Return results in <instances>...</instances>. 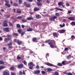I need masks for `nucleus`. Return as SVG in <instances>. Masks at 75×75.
Masks as SVG:
<instances>
[{
    "instance_id": "nucleus-1",
    "label": "nucleus",
    "mask_w": 75,
    "mask_h": 75,
    "mask_svg": "<svg viewBox=\"0 0 75 75\" xmlns=\"http://www.w3.org/2000/svg\"><path fill=\"white\" fill-rule=\"evenodd\" d=\"M45 43H48V44L50 46V47L52 48H55V46H54V45L56 44V42L54 40H46L45 41Z\"/></svg>"
},
{
    "instance_id": "nucleus-2",
    "label": "nucleus",
    "mask_w": 75,
    "mask_h": 75,
    "mask_svg": "<svg viewBox=\"0 0 75 75\" xmlns=\"http://www.w3.org/2000/svg\"><path fill=\"white\" fill-rule=\"evenodd\" d=\"M7 36L8 38H5L4 39L5 42H8L9 41H10V40H11V35H7Z\"/></svg>"
},
{
    "instance_id": "nucleus-3",
    "label": "nucleus",
    "mask_w": 75,
    "mask_h": 75,
    "mask_svg": "<svg viewBox=\"0 0 75 75\" xmlns=\"http://www.w3.org/2000/svg\"><path fill=\"white\" fill-rule=\"evenodd\" d=\"M49 18L50 21H55V19H57V16H54L50 18Z\"/></svg>"
},
{
    "instance_id": "nucleus-4",
    "label": "nucleus",
    "mask_w": 75,
    "mask_h": 75,
    "mask_svg": "<svg viewBox=\"0 0 75 75\" xmlns=\"http://www.w3.org/2000/svg\"><path fill=\"white\" fill-rule=\"evenodd\" d=\"M24 67V64H19L18 65V67L19 69H21Z\"/></svg>"
},
{
    "instance_id": "nucleus-5",
    "label": "nucleus",
    "mask_w": 75,
    "mask_h": 75,
    "mask_svg": "<svg viewBox=\"0 0 75 75\" xmlns=\"http://www.w3.org/2000/svg\"><path fill=\"white\" fill-rule=\"evenodd\" d=\"M7 22L8 21L7 20L3 22V26L4 27L7 26Z\"/></svg>"
},
{
    "instance_id": "nucleus-6",
    "label": "nucleus",
    "mask_w": 75,
    "mask_h": 75,
    "mask_svg": "<svg viewBox=\"0 0 75 75\" xmlns=\"http://www.w3.org/2000/svg\"><path fill=\"white\" fill-rule=\"evenodd\" d=\"M24 6L27 7H31L30 5V4H27L26 2H25L24 3Z\"/></svg>"
},
{
    "instance_id": "nucleus-7",
    "label": "nucleus",
    "mask_w": 75,
    "mask_h": 75,
    "mask_svg": "<svg viewBox=\"0 0 75 75\" xmlns=\"http://www.w3.org/2000/svg\"><path fill=\"white\" fill-rule=\"evenodd\" d=\"M33 10L34 11H40V9L38 7H35L34 8Z\"/></svg>"
},
{
    "instance_id": "nucleus-8",
    "label": "nucleus",
    "mask_w": 75,
    "mask_h": 75,
    "mask_svg": "<svg viewBox=\"0 0 75 75\" xmlns=\"http://www.w3.org/2000/svg\"><path fill=\"white\" fill-rule=\"evenodd\" d=\"M68 19L71 21H74L75 18L73 17H70L68 18Z\"/></svg>"
},
{
    "instance_id": "nucleus-9",
    "label": "nucleus",
    "mask_w": 75,
    "mask_h": 75,
    "mask_svg": "<svg viewBox=\"0 0 75 75\" xmlns=\"http://www.w3.org/2000/svg\"><path fill=\"white\" fill-rule=\"evenodd\" d=\"M53 35L54 37H56V38H58V34L54 32L53 33Z\"/></svg>"
},
{
    "instance_id": "nucleus-10",
    "label": "nucleus",
    "mask_w": 75,
    "mask_h": 75,
    "mask_svg": "<svg viewBox=\"0 0 75 75\" xmlns=\"http://www.w3.org/2000/svg\"><path fill=\"white\" fill-rule=\"evenodd\" d=\"M4 30H5L6 32H9L10 30H9V28H3Z\"/></svg>"
},
{
    "instance_id": "nucleus-11",
    "label": "nucleus",
    "mask_w": 75,
    "mask_h": 75,
    "mask_svg": "<svg viewBox=\"0 0 75 75\" xmlns=\"http://www.w3.org/2000/svg\"><path fill=\"white\" fill-rule=\"evenodd\" d=\"M46 65L50 67H55V66L53 65L51 63H47L46 64Z\"/></svg>"
},
{
    "instance_id": "nucleus-12",
    "label": "nucleus",
    "mask_w": 75,
    "mask_h": 75,
    "mask_svg": "<svg viewBox=\"0 0 75 75\" xmlns=\"http://www.w3.org/2000/svg\"><path fill=\"white\" fill-rule=\"evenodd\" d=\"M16 13H18V14H21V11L20 9L18 8L16 10Z\"/></svg>"
},
{
    "instance_id": "nucleus-13",
    "label": "nucleus",
    "mask_w": 75,
    "mask_h": 75,
    "mask_svg": "<svg viewBox=\"0 0 75 75\" xmlns=\"http://www.w3.org/2000/svg\"><path fill=\"white\" fill-rule=\"evenodd\" d=\"M28 66H30L31 65H32V67H34L35 65L33 64V63L32 62L29 63L28 64Z\"/></svg>"
},
{
    "instance_id": "nucleus-14",
    "label": "nucleus",
    "mask_w": 75,
    "mask_h": 75,
    "mask_svg": "<svg viewBox=\"0 0 75 75\" xmlns=\"http://www.w3.org/2000/svg\"><path fill=\"white\" fill-rule=\"evenodd\" d=\"M65 31V30L64 29H62L59 30V33L61 34L64 33Z\"/></svg>"
},
{
    "instance_id": "nucleus-15",
    "label": "nucleus",
    "mask_w": 75,
    "mask_h": 75,
    "mask_svg": "<svg viewBox=\"0 0 75 75\" xmlns=\"http://www.w3.org/2000/svg\"><path fill=\"white\" fill-rule=\"evenodd\" d=\"M12 35L13 36L15 37H18V35L16 33H13L12 34Z\"/></svg>"
},
{
    "instance_id": "nucleus-16",
    "label": "nucleus",
    "mask_w": 75,
    "mask_h": 75,
    "mask_svg": "<svg viewBox=\"0 0 75 75\" xmlns=\"http://www.w3.org/2000/svg\"><path fill=\"white\" fill-rule=\"evenodd\" d=\"M37 4L38 5V7H39V6H42V3L40 2H38L37 3Z\"/></svg>"
},
{
    "instance_id": "nucleus-17",
    "label": "nucleus",
    "mask_w": 75,
    "mask_h": 75,
    "mask_svg": "<svg viewBox=\"0 0 75 75\" xmlns=\"http://www.w3.org/2000/svg\"><path fill=\"white\" fill-rule=\"evenodd\" d=\"M40 73V71L39 70H37L35 71V74H39Z\"/></svg>"
},
{
    "instance_id": "nucleus-18",
    "label": "nucleus",
    "mask_w": 75,
    "mask_h": 75,
    "mask_svg": "<svg viewBox=\"0 0 75 75\" xmlns=\"http://www.w3.org/2000/svg\"><path fill=\"white\" fill-rule=\"evenodd\" d=\"M9 73L6 71H4L3 72V75H9Z\"/></svg>"
},
{
    "instance_id": "nucleus-19",
    "label": "nucleus",
    "mask_w": 75,
    "mask_h": 75,
    "mask_svg": "<svg viewBox=\"0 0 75 75\" xmlns=\"http://www.w3.org/2000/svg\"><path fill=\"white\" fill-rule=\"evenodd\" d=\"M41 17V16H40V15H36V18H37V19L40 18Z\"/></svg>"
},
{
    "instance_id": "nucleus-20",
    "label": "nucleus",
    "mask_w": 75,
    "mask_h": 75,
    "mask_svg": "<svg viewBox=\"0 0 75 75\" xmlns=\"http://www.w3.org/2000/svg\"><path fill=\"white\" fill-rule=\"evenodd\" d=\"M27 19L28 20H33L34 18H33L32 16H30L27 18Z\"/></svg>"
},
{
    "instance_id": "nucleus-21",
    "label": "nucleus",
    "mask_w": 75,
    "mask_h": 75,
    "mask_svg": "<svg viewBox=\"0 0 75 75\" xmlns=\"http://www.w3.org/2000/svg\"><path fill=\"white\" fill-rule=\"evenodd\" d=\"M70 24L72 26L74 25H75V21H72L70 23Z\"/></svg>"
},
{
    "instance_id": "nucleus-22",
    "label": "nucleus",
    "mask_w": 75,
    "mask_h": 75,
    "mask_svg": "<svg viewBox=\"0 0 75 75\" xmlns=\"http://www.w3.org/2000/svg\"><path fill=\"white\" fill-rule=\"evenodd\" d=\"M5 5L6 6H7L8 7V8H10V5L9 4L6 3L5 4Z\"/></svg>"
},
{
    "instance_id": "nucleus-23",
    "label": "nucleus",
    "mask_w": 75,
    "mask_h": 75,
    "mask_svg": "<svg viewBox=\"0 0 75 75\" xmlns=\"http://www.w3.org/2000/svg\"><path fill=\"white\" fill-rule=\"evenodd\" d=\"M4 62L2 60H0V65H4Z\"/></svg>"
},
{
    "instance_id": "nucleus-24",
    "label": "nucleus",
    "mask_w": 75,
    "mask_h": 75,
    "mask_svg": "<svg viewBox=\"0 0 75 75\" xmlns=\"http://www.w3.org/2000/svg\"><path fill=\"white\" fill-rule=\"evenodd\" d=\"M32 41L33 42H35L37 41V38H33L32 39Z\"/></svg>"
},
{
    "instance_id": "nucleus-25",
    "label": "nucleus",
    "mask_w": 75,
    "mask_h": 75,
    "mask_svg": "<svg viewBox=\"0 0 75 75\" xmlns=\"http://www.w3.org/2000/svg\"><path fill=\"white\" fill-rule=\"evenodd\" d=\"M16 27L17 28H21V26H20V25L19 24H17Z\"/></svg>"
},
{
    "instance_id": "nucleus-26",
    "label": "nucleus",
    "mask_w": 75,
    "mask_h": 75,
    "mask_svg": "<svg viewBox=\"0 0 75 75\" xmlns=\"http://www.w3.org/2000/svg\"><path fill=\"white\" fill-rule=\"evenodd\" d=\"M18 44V45H20V44H21V43H22V42L19 41V40H18V42H17Z\"/></svg>"
},
{
    "instance_id": "nucleus-27",
    "label": "nucleus",
    "mask_w": 75,
    "mask_h": 75,
    "mask_svg": "<svg viewBox=\"0 0 75 75\" xmlns=\"http://www.w3.org/2000/svg\"><path fill=\"white\" fill-rule=\"evenodd\" d=\"M4 68H5V67L2 65L0 66V70H1L2 69H4Z\"/></svg>"
},
{
    "instance_id": "nucleus-28",
    "label": "nucleus",
    "mask_w": 75,
    "mask_h": 75,
    "mask_svg": "<svg viewBox=\"0 0 75 75\" xmlns=\"http://www.w3.org/2000/svg\"><path fill=\"white\" fill-rule=\"evenodd\" d=\"M55 9H56L57 10H60V11H63V9H60L58 8L57 7L55 8Z\"/></svg>"
},
{
    "instance_id": "nucleus-29",
    "label": "nucleus",
    "mask_w": 75,
    "mask_h": 75,
    "mask_svg": "<svg viewBox=\"0 0 75 75\" xmlns=\"http://www.w3.org/2000/svg\"><path fill=\"white\" fill-rule=\"evenodd\" d=\"M8 23H9V26H13V23H12L10 22H8Z\"/></svg>"
},
{
    "instance_id": "nucleus-30",
    "label": "nucleus",
    "mask_w": 75,
    "mask_h": 75,
    "mask_svg": "<svg viewBox=\"0 0 75 75\" xmlns=\"http://www.w3.org/2000/svg\"><path fill=\"white\" fill-rule=\"evenodd\" d=\"M9 69L11 71H13L14 69V67H11L9 68Z\"/></svg>"
},
{
    "instance_id": "nucleus-31",
    "label": "nucleus",
    "mask_w": 75,
    "mask_h": 75,
    "mask_svg": "<svg viewBox=\"0 0 75 75\" xmlns=\"http://www.w3.org/2000/svg\"><path fill=\"white\" fill-rule=\"evenodd\" d=\"M33 31V29L31 28H29V29L27 30V31Z\"/></svg>"
},
{
    "instance_id": "nucleus-32",
    "label": "nucleus",
    "mask_w": 75,
    "mask_h": 75,
    "mask_svg": "<svg viewBox=\"0 0 75 75\" xmlns=\"http://www.w3.org/2000/svg\"><path fill=\"white\" fill-rule=\"evenodd\" d=\"M13 6H18V4L16 3H14L13 4Z\"/></svg>"
},
{
    "instance_id": "nucleus-33",
    "label": "nucleus",
    "mask_w": 75,
    "mask_h": 75,
    "mask_svg": "<svg viewBox=\"0 0 75 75\" xmlns=\"http://www.w3.org/2000/svg\"><path fill=\"white\" fill-rule=\"evenodd\" d=\"M53 75H59V73L57 72H55Z\"/></svg>"
},
{
    "instance_id": "nucleus-34",
    "label": "nucleus",
    "mask_w": 75,
    "mask_h": 75,
    "mask_svg": "<svg viewBox=\"0 0 75 75\" xmlns=\"http://www.w3.org/2000/svg\"><path fill=\"white\" fill-rule=\"evenodd\" d=\"M52 69H47V71L48 72H51V71H52Z\"/></svg>"
},
{
    "instance_id": "nucleus-35",
    "label": "nucleus",
    "mask_w": 75,
    "mask_h": 75,
    "mask_svg": "<svg viewBox=\"0 0 75 75\" xmlns=\"http://www.w3.org/2000/svg\"><path fill=\"white\" fill-rule=\"evenodd\" d=\"M36 69H40V66L38 65H37L35 67Z\"/></svg>"
},
{
    "instance_id": "nucleus-36",
    "label": "nucleus",
    "mask_w": 75,
    "mask_h": 75,
    "mask_svg": "<svg viewBox=\"0 0 75 75\" xmlns=\"http://www.w3.org/2000/svg\"><path fill=\"white\" fill-rule=\"evenodd\" d=\"M57 65L58 66H59V67H61V66H62V64L60 63H58L57 64Z\"/></svg>"
},
{
    "instance_id": "nucleus-37",
    "label": "nucleus",
    "mask_w": 75,
    "mask_h": 75,
    "mask_svg": "<svg viewBox=\"0 0 75 75\" xmlns=\"http://www.w3.org/2000/svg\"><path fill=\"white\" fill-rule=\"evenodd\" d=\"M62 2H60L58 3L59 6H62Z\"/></svg>"
},
{
    "instance_id": "nucleus-38",
    "label": "nucleus",
    "mask_w": 75,
    "mask_h": 75,
    "mask_svg": "<svg viewBox=\"0 0 75 75\" xmlns=\"http://www.w3.org/2000/svg\"><path fill=\"white\" fill-rule=\"evenodd\" d=\"M71 54H70L67 56V59H69V58H71Z\"/></svg>"
},
{
    "instance_id": "nucleus-39",
    "label": "nucleus",
    "mask_w": 75,
    "mask_h": 75,
    "mask_svg": "<svg viewBox=\"0 0 75 75\" xmlns=\"http://www.w3.org/2000/svg\"><path fill=\"white\" fill-rule=\"evenodd\" d=\"M59 26H60V27H61V28L64 27L65 26V24L63 23V25H61V24H60Z\"/></svg>"
},
{
    "instance_id": "nucleus-40",
    "label": "nucleus",
    "mask_w": 75,
    "mask_h": 75,
    "mask_svg": "<svg viewBox=\"0 0 75 75\" xmlns=\"http://www.w3.org/2000/svg\"><path fill=\"white\" fill-rule=\"evenodd\" d=\"M22 21L23 22V23H25L27 22V20H26L25 19H22Z\"/></svg>"
},
{
    "instance_id": "nucleus-41",
    "label": "nucleus",
    "mask_w": 75,
    "mask_h": 75,
    "mask_svg": "<svg viewBox=\"0 0 75 75\" xmlns=\"http://www.w3.org/2000/svg\"><path fill=\"white\" fill-rule=\"evenodd\" d=\"M19 40H17L16 39H14V41L15 42H17V43Z\"/></svg>"
},
{
    "instance_id": "nucleus-42",
    "label": "nucleus",
    "mask_w": 75,
    "mask_h": 75,
    "mask_svg": "<svg viewBox=\"0 0 75 75\" xmlns=\"http://www.w3.org/2000/svg\"><path fill=\"white\" fill-rule=\"evenodd\" d=\"M23 63L24 65H27V62L25 61H23Z\"/></svg>"
},
{
    "instance_id": "nucleus-43",
    "label": "nucleus",
    "mask_w": 75,
    "mask_h": 75,
    "mask_svg": "<svg viewBox=\"0 0 75 75\" xmlns=\"http://www.w3.org/2000/svg\"><path fill=\"white\" fill-rule=\"evenodd\" d=\"M21 58V57L18 56L17 57V59H18V60H20V59Z\"/></svg>"
},
{
    "instance_id": "nucleus-44",
    "label": "nucleus",
    "mask_w": 75,
    "mask_h": 75,
    "mask_svg": "<svg viewBox=\"0 0 75 75\" xmlns=\"http://www.w3.org/2000/svg\"><path fill=\"white\" fill-rule=\"evenodd\" d=\"M28 67L29 68V69H33V67L32 66H28Z\"/></svg>"
},
{
    "instance_id": "nucleus-45",
    "label": "nucleus",
    "mask_w": 75,
    "mask_h": 75,
    "mask_svg": "<svg viewBox=\"0 0 75 75\" xmlns=\"http://www.w3.org/2000/svg\"><path fill=\"white\" fill-rule=\"evenodd\" d=\"M71 39H75V37L74 36V35H72L71 36Z\"/></svg>"
},
{
    "instance_id": "nucleus-46",
    "label": "nucleus",
    "mask_w": 75,
    "mask_h": 75,
    "mask_svg": "<svg viewBox=\"0 0 75 75\" xmlns=\"http://www.w3.org/2000/svg\"><path fill=\"white\" fill-rule=\"evenodd\" d=\"M18 2L19 4H22V1L21 0H19Z\"/></svg>"
},
{
    "instance_id": "nucleus-47",
    "label": "nucleus",
    "mask_w": 75,
    "mask_h": 75,
    "mask_svg": "<svg viewBox=\"0 0 75 75\" xmlns=\"http://www.w3.org/2000/svg\"><path fill=\"white\" fill-rule=\"evenodd\" d=\"M12 45V43L11 42H10V43H9L8 44V46H9L10 45Z\"/></svg>"
},
{
    "instance_id": "nucleus-48",
    "label": "nucleus",
    "mask_w": 75,
    "mask_h": 75,
    "mask_svg": "<svg viewBox=\"0 0 75 75\" xmlns=\"http://www.w3.org/2000/svg\"><path fill=\"white\" fill-rule=\"evenodd\" d=\"M5 2H6V3H9V1L8 0L7 1L6 0H4Z\"/></svg>"
},
{
    "instance_id": "nucleus-49",
    "label": "nucleus",
    "mask_w": 75,
    "mask_h": 75,
    "mask_svg": "<svg viewBox=\"0 0 75 75\" xmlns=\"http://www.w3.org/2000/svg\"><path fill=\"white\" fill-rule=\"evenodd\" d=\"M55 15L56 16H57L58 17H59V15L58 13H55Z\"/></svg>"
},
{
    "instance_id": "nucleus-50",
    "label": "nucleus",
    "mask_w": 75,
    "mask_h": 75,
    "mask_svg": "<svg viewBox=\"0 0 75 75\" xmlns=\"http://www.w3.org/2000/svg\"><path fill=\"white\" fill-rule=\"evenodd\" d=\"M22 17L21 16H18L17 17V18L18 19H21V18H22Z\"/></svg>"
},
{
    "instance_id": "nucleus-51",
    "label": "nucleus",
    "mask_w": 75,
    "mask_h": 75,
    "mask_svg": "<svg viewBox=\"0 0 75 75\" xmlns=\"http://www.w3.org/2000/svg\"><path fill=\"white\" fill-rule=\"evenodd\" d=\"M62 65H65V61H62Z\"/></svg>"
},
{
    "instance_id": "nucleus-52",
    "label": "nucleus",
    "mask_w": 75,
    "mask_h": 75,
    "mask_svg": "<svg viewBox=\"0 0 75 75\" xmlns=\"http://www.w3.org/2000/svg\"><path fill=\"white\" fill-rule=\"evenodd\" d=\"M67 75H73L71 73L69 72L68 73Z\"/></svg>"
},
{
    "instance_id": "nucleus-53",
    "label": "nucleus",
    "mask_w": 75,
    "mask_h": 75,
    "mask_svg": "<svg viewBox=\"0 0 75 75\" xmlns=\"http://www.w3.org/2000/svg\"><path fill=\"white\" fill-rule=\"evenodd\" d=\"M68 48L67 47H66L64 48V51H68Z\"/></svg>"
},
{
    "instance_id": "nucleus-54",
    "label": "nucleus",
    "mask_w": 75,
    "mask_h": 75,
    "mask_svg": "<svg viewBox=\"0 0 75 75\" xmlns=\"http://www.w3.org/2000/svg\"><path fill=\"white\" fill-rule=\"evenodd\" d=\"M18 32L19 33H21V30H18Z\"/></svg>"
},
{
    "instance_id": "nucleus-55",
    "label": "nucleus",
    "mask_w": 75,
    "mask_h": 75,
    "mask_svg": "<svg viewBox=\"0 0 75 75\" xmlns=\"http://www.w3.org/2000/svg\"><path fill=\"white\" fill-rule=\"evenodd\" d=\"M63 74H65L66 75H68V73H67L66 72H63Z\"/></svg>"
},
{
    "instance_id": "nucleus-56",
    "label": "nucleus",
    "mask_w": 75,
    "mask_h": 75,
    "mask_svg": "<svg viewBox=\"0 0 75 75\" xmlns=\"http://www.w3.org/2000/svg\"><path fill=\"white\" fill-rule=\"evenodd\" d=\"M41 73L42 74H45V71H42Z\"/></svg>"
},
{
    "instance_id": "nucleus-57",
    "label": "nucleus",
    "mask_w": 75,
    "mask_h": 75,
    "mask_svg": "<svg viewBox=\"0 0 75 75\" xmlns=\"http://www.w3.org/2000/svg\"><path fill=\"white\" fill-rule=\"evenodd\" d=\"M47 57H49V54H48V53H47L46 54V57L47 58Z\"/></svg>"
},
{
    "instance_id": "nucleus-58",
    "label": "nucleus",
    "mask_w": 75,
    "mask_h": 75,
    "mask_svg": "<svg viewBox=\"0 0 75 75\" xmlns=\"http://www.w3.org/2000/svg\"><path fill=\"white\" fill-rule=\"evenodd\" d=\"M21 27H22V28H24V27H25L24 26V25H21Z\"/></svg>"
},
{
    "instance_id": "nucleus-59",
    "label": "nucleus",
    "mask_w": 75,
    "mask_h": 75,
    "mask_svg": "<svg viewBox=\"0 0 75 75\" xmlns=\"http://www.w3.org/2000/svg\"><path fill=\"white\" fill-rule=\"evenodd\" d=\"M12 48V46H9L8 47V49H10V48Z\"/></svg>"
},
{
    "instance_id": "nucleus-60",
    "label": "nucleus",
    "mask_w": 75,
    "mask_h": 75,
    "mask_svg": "<svg viewBox=\"0 0 75 75\" xmlns=\"http://www.w3.org/2000/svg\"><path fill=\"white\" fill-rule=\"evenodd\" d=\"M29 14H33L34 13L32 12H29Z\"/></svg>"
},
{
    "instance_id": "nucleus-61",
    "label": "nucleus",
    "mask_w": 75,
    "mask_h": 75,
    "mask_svg": "<svg viewBox=\"0 0 75 75\" xmlns=\"http://www.w3.org/2000/svg\"><path fill=\"white\" fill-rule=\"evenodd\" d=\"M46 2L47 3H48L49 4L50 3V1L48 0H47L46 1Z\"/></svg>"
},
{
    "instance_id": "nucleus-62",
    "label": "nucleus",
    "mask_w": 75,
    "mask_h": 75,
    "mask_svg": "<svg viewBox=\"0 0 75 75\" xmlns=\"http://www.w3.org/2000/svg\"><path fill=\"white\" fill-rule=\"evenodd\" d=\"M23 75H25V71H23Z\"/></svg>"
},
{
    "instance_id": "nucleus-63",
    "label": "nucleus",
    "mask_w": 75,
    "mask_h": 75,
    "mask_svg": "<svg viewBox=\"0 0 75 75\" xmlns=\"http://www.w3.org/2000/svg\"><path fill=\"white\" fill-rule=\"evenodd\" d=\"M19 73L21 75H22V74H23V73H22V72L21 71H20L19 72Z\"/></svg>"
},
{
    "instance_id": "nucleus-64",
    "label": "nucleus",
    "mask_w": 75,
    "mask_h": 75,
    "mask_svg": "<svg viewBox=\"0 0 75 75\" xmlns=\"http://www.w3.org/2000/svg\"><path fill=\"white\" fill-rule=\"evenodd\" d=\"M67 6H69V4L68 3H67L66 4Z\"/></svg>"
}]
</instances>
